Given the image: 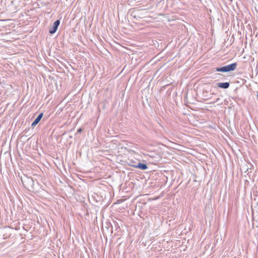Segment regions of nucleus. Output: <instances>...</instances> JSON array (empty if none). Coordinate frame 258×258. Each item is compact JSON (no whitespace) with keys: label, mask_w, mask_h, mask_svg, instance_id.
<instances>
[{"label":"nucleus","mask_w":258,"mask_h":258,"mask_svg":"<svg viewBox=\"0 0 258 258\" xmlns=\"http://www.w3.org/2000/svg\"><path fill=\"white\" fill-rule=\"evenodd\" d=\"M138 162H136L133 160H129L128 165L131 166L136 168L137 163Z\"/></svg>","instance_id":"7"},{"label":"nucleus","mask_w":258,"mask_h":258,"mask_svg":"<svg viewBox=\"0 0 258 258\" xmlns=\"http://www.w3.org/2000/svg\"><path fill=\"white\" fill-rule=\"evenodd\" d=\"M82 131H83L82 128H79V129L78 130L77 132H78V133H81V132H82Z\"/></svg>","instance_id":"8"},{"label":"nucleus","mask_w":258,"mask_h":258,"mask_svg":"<svg viewBox=\"0 0 258 258\" xmlns=\"http://www.w3.org/2000/svg\"><path fill=\"white\" fill-rule=\"evenodd\" d=\"M24 186L29 191L37 192L40 188L39 183L34 181L31 177L25 176L21 178Z\"/></svg>","instance_id":"1"},{"label":"nucleus","mask_w":258,"mask_h":258,"mask_svg":"<svg viewBox=\"0 0 258 258\" xmlns=\"http://www.w3.org/2000/svg\"><path fill=\"white\" fill-rule=\"evenodd\" d=\"M43 116V113H40L38 115V116L35 118L34 121L32 122V123L31 124V126L32 127H34V126H35V125L39 123V122L40 121V120H41V119L42 118Z\"/></svg>","instance_id":"4"},{"label":"nucleus","mask_w":258,"mask_h":258,"mask_svg":"<svg viewBox=\"0 0 258 258\" xmlns=\"http://www.w3.org/2000/svg\"><path fill=\"white\" fill-rule=\"evenodd\" d=\"M136 168H139L141 170H146L148 169V166L145 163L138 162V163H137Z\"/></svg>","instance_id":"6"},{"label":"nucleus","mask_w":258,"mask_h":258,"mask_svg":"<svg viewBox=\"0 0 258 258\" xmlns=\"http://www.w3.org/2000/svg\"><path fill=\"white\" fill-rule=\"evenodd\" d=\"M230 84L229 82L218 83L217 84V86L220 88L227 89L229 87Z\"/></svg>","instance_id":"5"},{"label":"nucleus","mask_w":258,"mask_h":258,"mask_svg":"<svg viewBox=\"0 0 258 258\" xmlns=\"http://www.w3.org/2000/svg\"><path fill=\"white\" fill-rule=\"evenodd\" d=\"M219 100V98H218L216 100V101H218Z\"/></svg>","instance_id":"9"},{"label":"nucleus","mask_w":258,"mask_h":258,"mask_svg":"<svg viewBox=\"0 0 258 258\" xmlns=\"http://www.w3.org/2000/svg\"><path fill=\"white\" fill-rule=\"evenodd\" d=\"M237 63L236 62L222 67H217L213 69V72H220L223 73L229 72L236 69Z\"/></svg>","instance_id":"2"},{"label":"nucleus","mask_w":258,"mask_h":258,"mask_svg":"<svg viewBox=\"0 0 258 258\" xmlns=\"http://www.w3.org/2000/svg\"><path fill=\"white\" fill-rule=\"evenodd\" d=\"M59 24H60V21L59 20H56L54 22V23L53 24V26L49 28V32L51 34H53L54 33H55L57 30L58 27L59 25Z\"/></svg>","instance_id":"3"}]
</instances>
